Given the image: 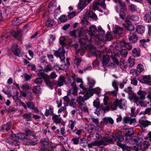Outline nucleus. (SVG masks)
Wrapping results in <instances>:
<instances>
[{"label": "nucleus", "instance_id": "nucleus-36", "mask_svg": "<svg viewBox=\"0 0 151 151\" xmlns=\"http://www.w3.org/2000/svg\"><path fill=\"white\" fill-rule=\"evenodd\" d=\"M49 78H47L44 81L46 84V85L50 88H52L53 86V83L49 80Z\"/></svg>", "mask_w": 151, "mask_h": 151}, {"label": "nucleus", "instance_id": "nucleus-4", "mask_svg": "<svg viewBox=\"0 0 151 151\" xmlns=\"http://www.w3.org/2000/svg\"><path fill=\"white\" fill-rule=\"evenodd\" d=\"M65 50L64 47H62L59 48L57 50L55 51L54 55L56 57L59 58L61 61H63L65 59Z\"/></svg>", "mask_w": 151, "mask_h": 151}, {"label": "nucleus", "instance_id": "nucleus-39", "mask_svg": "<svg viewBox=\"0 0 151 151\" xmlns=\"http://www.w3.org/2000/svg\"><path fill=\"white\" fill-rule=\"evenodd\" d=\"M86 93L83 97L85 101H86L91 96H93L92 93L91 94L89 92H86Z\"/></svg>", "mask_w": 151, "mask_h": 151}, {"label": "nucleus", "instance_id": "nucleus-2", "mask_svg": "<svg viewBox=\"0 0 151 151\" xmlns=\"http://www.w3.org/2000/svg\"><path fill=\"white\" fill-rule=\"evenodd\" d=\"M14 135L16 139L18 138L23 139L24 142L23 143L25 145H29L31 144H32V145H35L37 143V142H29V138L26 137L25 133H24L20 132L18 133L17 134L18 136H16L15 134H14Z\"/></svg>", "mask_w": 151, "mask_h": 151}, {"label": "nucleus", "instance_id": "nucleus-54", "mask_svg": "<svg viewBox=\"0 0 151 151\" xmlns=\"http://www.w3.org/2000/svg\"><path fill=\"white\" fill-rule=\"evenodd\" d=\"M80 87L82 88L83 91L86 92H89V88L86 87L84 86L82 84H81L80 85Z\"/></svg>", "mask_w": 151, "mask_h": 151}, {"label": "nucleus", "instance_id": "nucleus-59", "mask_svg": "<svg viewBox=\"0 0 151 151\" xmlns=\"http://www.w3.org/2000/svg\"><path fill=\"white\" fill-rule=\"evenodd\" d=\"M84 50L83 48L79 49L76 52L77 54H80L81 56L83 55L84 54Z\"/></svg>", "mask_w": 151, "mask_h": 151}, {"label": "nucleus", "instance_id": "nucleus-52", "mask_svg": "<svg viewBox=\"0 0 151 151\" xmlns=\"http://www.w3.org/2000/svg\"><path fill=\"white\" fill-rule=\"evenodd\" d=\"M88 84L89 86V88H91L95 84L96 82L94 80H88Z\"/></svg>", "mask_w": 151, "mask_h": 151}, {"label": "nucleus", "instance_id": "nucleus-15", "mask_svg": "<svg viewBox=\"0 0 151 151\" xmlns=\"http://www.w3.org/2000/svg\"><path fill=\"white\" fill-rule=\"evenodd\" d=\"M84 101L83 97L81 96H79L77 99L76 101L79 104L80 109H81V107L83 105L86 104V103Z\"/></svg>", "mask_w": 151, "mask_h": 151}, {"label": "nucleus", "instance_id": "nucleus-30", "mask_svg": "<svg viewBox=\"0 0 151 151\" xmlns=\"http://www.w3.org/2000/svg\"><path fill=\"white\" fill-rule=\"evenodd\" d=\"M86 5L87 4L83 1H80L78 6V9H83Z\"/></svg>", "mask_w": 151, "mask_h": 151}, {"label": "nucleus", "instance_id": "nucleus-29", "mask_svg": "<svg viewBox=\"0 0 151 151\" xmlns=\"http://www.w3.org/2000/svg\"><path fill=\"white\" fill-rule=\"evenodd\" d=\"M143 82H142L144 83H148L151 82V78L149 76H145L143 78Z\"/></svg>", "mask_w": 151, "mask_h": 151}, {"label": "nucleus", "instance_id": "nucleus-26", "mask_svg": "<svg viewBox=\"0 0 151 151\" xmlns=\"http://www.w3.org/2000/svg\"><path fill=\"white\" fill-rule=\"evenodd\" d=\"M135 64V60L134 58L130 57L128 59L127 65L130 67L132 68Z\"/></svg>", "mask_w": 151, "mask_h": 151}, {"label": "nucleus", "instance_id": "nucleus-58", "mask_svg": "<svg viewBox=\"0 0 151 151\" xmlns=\"http://www.w3.org/2000/svg\"><path fill=\"white\" fill-rule=\"evenodd\" d=\"M112 85L115 89L117 90H118L117 83L116 80H114L113 81Z\"/></svg>", "mask_w": 151, "mask_h": 151}, {"label": "nucleus", "instance_id": "nucleus-56", "mask_svg": "<svg viewBox=\"0 0 151 151\" xmlns=\"http://www.w3.org/2000/svg\"><path fill=\"white\" fill-rule=\"evenodd\" d=\"M38 76L43 79L44 81L47 78H49V76L45 74H38Z\"/></svg>", "mask_w": 151, "mask_h": 151}, {"label": "nucleus", "instance_id": "nucleus-6", "mask_svg": "<svg viewBox=\"0 0 151 151\" xmlns=\"http://www.w3.org/2000/svg\"><path fill=\"white\" fill-rule=\"evenodd\" d=\"M128 39L130 43H135L137 42L139 38L135 33L130 32L128 36Z\"/></svg>", "mask_w": 151, "mask_h": 151}, {"label": "nucleus", "instance_id": "nucleus-53", "mask_svg": "<svg viewBox=\"0 0 151 151\" xmlns=\"http://www.w3.org/2000/svg\"><path fill=\"white\" fill-rule=\"evenodd\" d=\"M34 82L37 84H41L42 82V80L41 78H38L35 80Z\"/></svg>", "mask_w": 151, "mask_h": 151}, {"label": "nucleus", "instance_id": "nucleus-42", "mask_svg": "<svg viewBox=\"0 0 151 151\" xmlns=\"http://www.w3.org/2000/svg\"><path fill=\"white\" fill-rule=\"evenodd\" d=\"M67 17L65 15H63L60 17L58 20L61 22H64L67 20Z\"/></svg>", "mask_w": 151, "mask_h": 151}, {"label": "nucleus", "instance_id": "nucleus-19", "mask_svg": "<svg viewBox=\"0 0 151 151\" xmlns=\"http://www.w3.org/2000/svg\"><path fill=\"white\" fill-rule=\"evenodd\" d=\"M139 123L141 126L142 127L145 128L147 126L150 124V122L147 120L140 119L139 121Z\"/></svg>", "mask_w": 151, "mask_h": 151}, {"label": "nucleus", "instance_id": "nucleus-23", "mask_svg": "<svg viewBox=\"0 0 151 151\" xmlns=\"http://www.w3.org/2000/svg\"><path fill=\"white\" fill-rule=\"evenodd\" d=\"M145 27L141 25H139L136 29V31L139 34H142L145 32Z\"/></svg>", "mask_w": 151, "mask_h": 151}, {"label": "nucleus", "instance_id": "nucleus-8", "mask_svg": "<svg viewBox=\"0 0 151 151\" xmlns=\"http://www.w3.org/2000/svg\"><path fill=\"white\" fill-rule=\"evenodd\" d=\"M123 101V100L121 99L120 100L116 99L114 101V104L116 107L117 106H119V108L121 109H126V107L125 105V103H122Z\"/></svg>", "mask_w": 151, "mask_h": 151}, {"label": "nucleus", "instance_id": "nucleus-38", "mask_svg": "<svg viewBox=\"0 0 151 151\" xmlns=\"http://www.w3.org/2000/svg\"><path fill=\"white\" fill-rule=\"evenodd\" d=\"M40 89V87L39 86H37L33 87L32 91L35 94H37L39 93Z\"/></svg>", "mask_w": 151, "mask_h": 151}, {"label": "nucleus", "instance_id": "nucleus-34", "mask_svg": "<svg viewBox=\"0 0 151 151\" xmlns=\"http://www.w3.org/2000/svg\"><path fill=\"white\" fill-rule=\"evenodd\" d=\"M53 20L51 19H47L45 22L46 25L50 27H52L53 26Z\"/></svg>", "mask_w": 151, "mask_h": 151}, {"label": "nucleus", "instance_id": "nucleus-22", "mask_svg": "<svg viewBox=\"0 0 151 151\" xmlns=\"http://www.w3.org/2000/svg\"><path fill=\"white\" fill-rule=\"evenodd\" d=\"M8 16L6 10H0V21H2L3 18H6Z\"/></svg>", "mask_w": 151, "mask_h": 151}, {"label": "nucleus", "instance_id": "nucleus-27", "mask_svg": "<svg viewBox=\"0 0 151 151\" xmlns=\"http://www.w3.org/2000/svg\"><path fill=\"white\" fill-rule=\"evenodd\" d=\"M150 40L149 39H147V40L145 39L140 40H139L140 45L145 48L147 46V45L146 43L149 42Z\"/></svg>", "mask_w": 151, "mask_h": 151}, {"label": "nucleus", "instance_id": "nucleus-61", "mask_svg": "<svg viewBox=\"0 0 151 151\" xmlns=\"http://www.w3.org/2000/svg\"><path fill=\"white\" fill-rule=\"evenodd\" d=\"M81 58H76L75 60V63L77 66H78L79 65L80 63L81 62Z\"/></svg>", "mask_w": 151, "mask_h": 151}, {"label": "nucleus", "instance_id": "nucleus-37", "mask_svg": "<svg viewBox=\"0 0 151 151\" xmlns=\"http://www.w3.org/2000/svg\"><path fill=\"white\" fill-rule=\"evenodd\" d=\"M120 54L122 57H125L127 56L128 52L126 49H122L119 51Z\"/></svg>", "mask_w": 151, "mask_h": 151}, {"label": "nucleus", "instance_id": "nucleus-10", "mask_svg": "<svg viewBox=\"0 0 151 151\" xmlns=\"http://www.w3.org/2000/svg\"><path fill=\"white\" fill-rule=\"evenodd\" d=\"M6 32H4L2 34L1 37H0V43L3 45L5 44L6 41L5 39L11 36V34L10 33H6V35H4Z\"/></svg>", "mask_w": 151, "mask_h": 151}, {"label": "nucleus", "instance_id": "nucleus-16", "mask_svg": "<svg viewBox=\"0 0 151 151\" xmlns=\"http://www.w3.org/2000/svg\"><path fill=\"white\" fill-rule=\"evenodd\" d=\"M11 124L10 122H8L5 124L3 125L0 127V131L3 132L5 131H8L11 129Z\"/></svg>", "mask_w": 151, "mask_h": 151}, {"label": "nucleus", "instance_id": "nucleus-12", "mask_svg": "<svg viewBox=\"0 0 151 151\" xmlns=\"http://www.w3.org/2000/svg\"><path fill=\"white\" fill-rule=\"evenodd\" d=\"M12 34L13 37L20 41L22 39V35L20 31H13Z\"/></svg>", "mask_w": 151, "mask_h": 151}, {"label": "nucleus", "instance_id": "nucleus-9", "mask_svg": "<svg viewBox=\"0 0 151 151\" xmlns=\"http://www.w3.org/2000/svg\"><path fill=\"white\" fill-rule=\"evenodd\" d=\"M139 138L137 136H133L130 138H125V140L127 142L130 144L134 145L137 143L139 141Z\"/></svg>", "mask_w": 151, "mask_h": 151}, {"label": "nucleus", "instance_id": "nucleus-5", "mask_svg": "<svg viewBox=\"0 0 151 151\" xmlns=\"http://www.w3.org/2000/svg\"><path fill=\"white\" fill-rule=\"evenodd\" d=\"M122 130V132H123V134H124L125 138H130L131 136L134 134L133 128L128 129L123 128Z\"/></svg>", "mask_w": 151, "mask_h": 151}, {"label": "nucleus", "instance_id": "nucleus-11", "mask_svg": "<svg viewBox=\"0 0 151 151\" xmlns=\"http://www.w3.org/2000/svg\"><path fill=\"white\" fill-rule=\"evenodd\" d=\"M11 49L14 54L17 56H19L21 50L19 47L18 45L13 44Z\"/></svg>", "mask_w": 151, "mask_h": 151}, {"label": "nucleus", "instance_id": "nucleus-57", "mask_svg": "<svg viewBox=\"0 0 151 151\" xmlns=\"http://www.w3.org/2000/svg\"><path fill=\"white\" fill-rule=\"evenodd\" d=\"M25 132L26 133V134H26V137H29H29L28 136V135H31V134H33V132L32 131L29 129L25 130Z\"/></svg>", "mask_w": 151, "mask_h": 151}, {"label": "nucleus", "instance_id": "nucleus-1", "mask_svg": "<svg viewBox=\"0 0 151 151\" xmlns=\"http://www.w3.org/2000/svg\"><path fill=\"white\" fill-rule=\"evenodd\" d=\"M112 138L109 136L104 137L102 139L99 140L100 145L106 146L108 144H113L114 142L113 140H114V141H116L117 140L120 142L122 141L124 139V137L122 136L120 133H116L115 134L112 135Z\"/></svg>", "mask_w": 151, "mask_h": 151}, {"label": "nucleus", "instance_id": "nucleus-33", "mask_svg": "<svg viewBox=\"0 0 151 151\" xmlns=\"http://www.w3.org/2000/svg\"><path fill=\"white\" fill-rule=\"evenodd\" d=\"M89 32H91L90 35L92 36H93L94 35V33H95L97 31L95 26H90L89 27Z\"/></svg>", "mask_w": 151, "mask_h": 151}, {"label": "nucleus", "instance_id": "nucleus-64", "mask_svg": "<svg viewBox=\"0 0 151 151\" xmlns=\"http://www.w3.org/2000/svg\"><path fill=\"white\" fill-rule=\"evenodd\" d=\"M127 26V30L130 31V32L134 30V27L132 25Z\"/></svg>", "mask_w": 151, "mask_h": 151}, {"label": "nucleus", "instance_id": "nucleus-31", "mask_svg": "<svg viewBox=\"0 0 151 151\" xmlns=\"http://www.w3.org/2000/svg\"><path fill=\"white\" fill-rule=\"evenodd\" d=\"M150 146V143L149 142L147 141H144L142 143L143 149L144 150H146L148 149Z\"/></svg>", "mask_w": 151, "mask_h": 151}, {"label": "nucleus", "instance_id": "nucleus-40", "mask_svg": "<svg viewBox=\"0 0 151 151\" xmlns=\"http://www.w3.org/2000/svg\"><path fill=\"white\" fill-rule=\"evenodd\" d=\"M103 119L105 122L111 124H113L114 122L113 120L111 117H104Z\"/></svg>", "mask_w": 151, "mask_h": 151}, {"label": "nucleus", "instance_id": "nucleus-35", "mask_svg": "<svg viewBox=\"0 0 151 151\" xmlns=\"http://www.w3.org/2000/svg\"><path fill=\"white\" fill-rule=\"evenodd\" d=\"M150 15L149 14H146L144 16V19L148 23L151 22V11L150 12Z\"/></svg>", "mask_w": 151, "mask_h": 151}, {"label": "nucleus", "instance_id": "nucleus-18", "mask_svg": "<svg viewBox=\"0 0 151 151\" xmlns=\"http://www.w3.org/2000/svg\"><path fill=\"white\" fill-rule=\"evenodd\" d=\"M86 15L88 17L92 18L96 20L97 19V16L94 13H93V11H90L88 12V11H86Z\"/></svg>", "mask_w": 151, "mask_h": 151}, {"label": "nucleus", "instance_id": "nucleus-32", "mask_svg": "<svg viewBox=\"0 0 151 151\" xmlns=\"http://www.w3.org/2000/svg\"><path fill=\"white\" fill-rule=\"evenodd\" d=\"M26 104L28 108L31 109L33 110H37V109H36V108L35 106V105L32 102L30 101L27 102L26 103Z\"/></svg>", "mask_w": 151, "mask_h": 151}, {"label": "nucleus", "instance_id": "nucleus-50", "mask_svg": "<svg viewBox=\"0 0 151 151\" xmlns=\"http://www.w3.org/2000/svg\"><path fill=\"white\" fill-rule=\"evenodd\" d=\"M81 24L83 27H86L88 24V21L85 18H83L81 21Z\"/></svg>", "mask_w": 151, "mask_h": 151}, {"label": "nucleus", "instance_id": "nucleus-55", "mask_svg": "<svg viewBox=\"0 0 151 151\" xmlns=\"http://www.w3.org/2000/svg\"><path fill=\"white\" fill-rule=\"evenodd\" d=\"M65 38L63 36L60 37L59 39L60 43L62 45L65 44Z\"/></svg>", "mask_w": 151, "mask_h": 151}, {"label": "nucleus", "instance_id": "nucleus-13", "mask_svg": "<svg viewBox=\"0 0 151 151\" xmlns=\"http://www.w3.org/2000/svg\"><path fill=\"white\" fill-rule=\"evenodd\" d=\"M65 83L64 77L60 76L58 79V81H56L55 84L58 86L60 87L63 86L64 83Z\"/></svg>", "mask_w": 151, "mask_h": 151}, {"label": "nucleus", "instance_id": "nucleus-47", "mask_svg": "<svg viewBox=\"0 0 151 151\" xmlns=\"http://www.w3.org/2000/svg\"><path fill=\"white\" fill-rule=\"evenodd\" d=\"M144 69L143 66L142 65L139 64L137 65V70L138 72L139 73L142 72L143 71Z\"/></svg>", "mask_w": 151, "mask_h": 151}, {"label": "nucleus", "instance_id": "nucleus-60", "mask_svg": "<svg viewBox=\"0 0 151 151\" xmlns=\"http://www.w3.org/2000/svg\"><path fill=\"white\" fill-rule=\"evenodd\" d=\"M72 141L74 144L77 145L78 144L79 142V138L77 137H74L72 139Z\"/></svg>", "mask_w": 151, "mask_h": 151}, {"label": "nucleus", "instance_id": "nucleus-28", "mask_svg": "<svg viewBox=\"0 0 151 151\" xmlns=\"http://www.w3.org/2000/svg\"><path fill=\"white\" fill-rule=\"evenodd\" d=\"M88 147L89 148H92L93 146H99L101 145L99 140V141H94L90 144H88Z\"/></svg>", "mask_w": 151, "mask_h": 151}, {"label": "nucleus", "instance_id": "nucleus-49", "mask_svg": "<svg viewBox=\"0 0 151 151\" xmlns=\"http://www.w3.org/2000/svg\"><path fill=\"white\" fill-rule=\"evenodd\" d=\"M131 43L129 42H126L125 48L129 50H131L132 48V46Z\"/></svg>", "mask_w": 151, "mask_h": 151}, {"label": "nucleus", "instance_id": "nucleus-17", "mask_svg": "<svg viewBox=\"0 0 151 151\" xmlns=\"http://www.w3.org/2000/svg\"><path fill=\"white\" fill-rule=\"evenodd\" d=\"M110 61V58L107 55H104L102 59V64L103 66L106 68Z\"/></svg>", "mask_w": 151, "mask_h": 151}, {"label": "nucleus", "instance_id": "nucleus-44", "mask_svg": "<svg viewBox=\"0 0 151 151\" xmlns=\"http://www.w3.org/2000/svg\"><path fill=\"white\" fill-rule=\"evenodd\" d=\"M105 1V0H99L98 3L99 5L102 7V8L104 9L106 8Z\"/></svg>", "mask_w": 151, "mask_h": 151}, {"label": "nucleus", "instance_id": "nucleus-48", "mask_svg": "<svg viewBox=\"0 0 151 151\" xmlns=\"http://www.w3.org/2000/svg\"><path fill=\"white\" fill-rule=\"evenodd\" d=\"M22 88L25 91H27L30 89V87L29 85L27 83H25L22 86Z\"/></svg>", "mask_w": 151, "mask_h": 151}, {"label": "nucleus", "instance_id": "nucleus-45", "mask_svg": "<svg viewBox=\"0 0 151 151\" xmlns=\"http://www.w3.org/2000/svg\"><path fill=\"white\" fill-rule=\"evenodd\" d=\"M56 3L55 1L54 0H53L50 3L49 5L48 6V8L49 9H54V7Z\"/></svg>", "mask_w": 151, "mask_h": 151}, {"label": "nucleus", "instance_id": "nucleus-62", "mask_svg": "<svg viewBox=\"0 0 151 151\" xmlns=\"http://www.w3.org/2000/svg\"><path fill=\"white\" fill-rule=\"evenodd\" d=\"M28 67L30 68L31 70H32L35 71L36 69V66L35 65L32 64H28Z\"/></svg>", "mask_w": 151, "mask_h": 151}, {"label": "nucleus", "instance_id": "nucleus-14", "mask_svg": "<svg viewBox=\"0 0 151 151\" xmlns=\"http://www.w3.org/2000/svg\"><path fill=\"white\" fill-rule=\"evenodd\" d=\"M92 41L91 39L88 40L87 36L86 35L83 36V37H81L79 41V42L81 45H85L86 42H88L89 43Z\"/></svg>", "mask_w": 151, "mask_h": 151}, {"label": "nucleus", "instance_id": "nucleus-7", "mask_svg": "<svg viewBox=\"0 0 151 151\" xmlns=\"http://www.w3.org/2000/svg\"><path fill=\"white\" fill-rule=\"evenodd\" d=\"M40 144L42 148H47L49 147V139L47 138L41 139L40 140Z\"/></svg>", "mask_w": 151, "mask_h": 151}, {"label": "nucleus", "instance_id": "nucleus-3", "mask_svg": "<svg viewBox=\"0 0 151 151\" xmlns=\"http://www.w3.org/2000/svg\"><path fill=\"white\" fill-rule=\"evenodd\" d=\"M67 78L68 81V84L71 86V89H73V94L75 96H77L78 89L75 83V78L72 76H68Z\"/></svg>", "mask_w": 151, "mask_h": 151}, {"label": "nucleus", "instance_id": "nucleus-63", "mask_svg": "<svg viewBox=\"0 0 151 151\" xmlns=\"http://www.w3.org/2000/svg\"><path fill=\"white\" fill-rule=\"evenodd\" d=\"M52 68V66L51 65L48 64L46 65L45 68V70L46 72H48V71H50Z\"/></svg>", "mask_w": 151, "mask_h": 151}, {"label": "nucleus", "instance_id": "nucleus-25", "mask_svg": "<svg viewBox=\"0 0 151 151\" xmlns=\"http://www.w3.org/2000/svg\"><path fill=\"white\" fill-rule=\"evenodd\" d=\"M22 116L27 121H31L32 120V117L31 116V113L24 114H22Z\"/></svg>", "mask_w": 151, "mask_h": 151}, {"label": "nucleus", "instance_id": "nucleus-51", "mask_svg": "<svg viewBox=\"0 0 151 151\" xmlns=\"http://www.w3.org/2000/svg\"><path fill=\"white\" fill-rule=\"evenodd\" d=\"M19 21V19L18 18H15L12 20V22L14 25H17L19 24L20 23Z\"/></svg>", "mask_w": 151, "mask_h": 151}, {"label": "nucleus", "instance_id": "nucleus-20", "mask_svg": "<svg viewBox=\"0 0 151 151\" xmlns=\"http://www.w3.org/2000/svg\"><path fill=\"white\" fill-rule=\"evenodd\" d=\"M101 89L99 87H97L95 88H89V92L93 94L94 93H96L97 94H99L101 92Z\"/></svg>", "mask_w": 151, "mask_h": 151}, {"label": "nucleus", "instance_id": "nucleus-43", "mask_svg": "<svg viewBox=\"0 0 151 151\" xmlns=\"http://www.w3.org/2000/svg\"><path fill=\"white\" fill-rule=\"evenodd\" d=\"M144 92L143 91L141 90L137 92V94L138 95L140 96L139 97V99H145V97L144 95Z\"/></svg>", "mask_w": 151, "mask_h": 151}, {"label": "nucleus", "instance_id": "nucleus-46", "mask_svg": "<svg viewBox=\"0 0 151 151\" xmlns=\"http://www.w3.org/2000/svg\"><path fill=\"white\" fill-rule=\"evenodd\" d=\"M119 16L122 19H124L126 18L125 13L124 10H119Z\"/></svg>", "mask_w": 151, "mask_h": 151}, {"label": "nucleus", "instance_id": "nucleus-21", "mask_svg": "<svg viewBox=\"0 0 151 151\" xmlns=\"http://www.w3.org/2000/svg\"><path fill=\"white\" fill-rule=\"evenodd\" d=\"M133 56L134 57H138L140 55V50L139 48H135L132 51Z\"/></svg>", "mask_w": 151, "mask_h": 151}, {"label": "nucleus", "instance_id": "nucleus-41", "mask_svg": "<svg viewBox=\"0 0 151 151\" xmlns=\"http://www.w3.org/2000/svg\"><path fill=\"white\" fill-rule=\"evenodd\" d=\"M115 34H118L119 35L121 34L123 32V28L121 27H119L115 29L114 31Z\"/></svg>", "mask_w": 151, "mask_h": 151}, {"label": "nucleus", "instance_id": "nucleus-24", "mask_svg": "<svg viewBox=\"0 0 151 151\" xmlns=\"http://www.w3.org/2000/svg\"><path fill=\"white\" fill-rule=\"evenodd\" d=\"M59 117L60 115H54L52 117V120L55 123L60 124L61 122V118H59Z\"/></svg>", "mask_w": 151, "mask_h": 151}]
</instances>
